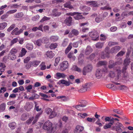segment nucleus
Listing matches in <instances>:
<instances>
[{
  "label": "nucleus",
  "mask_w": 133,
  "mask_h": 133,
  "mask_svg": "<svg viewBox=\"0 0 133 133\" xmlns=\"http://www.w3.org/2000/svg\"><path fill=\"white\" fill-rule=\"evenodd\" d=\"M121 47L119 46H116L113 47L109 51V48L108 47H107L105 49V52H102L101 54V58L103 59L105 58L106 57L108 58L109 57V54L110 53H116L118 52L120 49Z\"/></svg>",
  "instance_id": "1"
},
{
  "label": "nucleus",
  "mask_w": 133,
  "mask_h": 133,
  "mask_svg": "<svg viewBox=\"0 0 133 133\" xmlns=\"http://www.w3.org/2000/svg\"><path fill=\"white\" fill-rule=\"evenodd\" d=\"M130 53V51H128L126 54V58L124 61V66L122 69V72L123 74V78H124V79H125L126 80H127L128 78L127 77L128 76V73L126 71V70L127 69V66L129 64L130 62V59L129 58H128Z\"/></svg>",
  "instance_id": "2"
},
{
  "label": "nucleus",
  "mask_w": 133,
  "mask_h": 133,
  "mask_svg": "<svg viewBox=\"0 0 133 133\" xmlns=\"http://www.w3.org/2000/svg\"><path fill=\"white\" fill-rule=\"evenodd\" d=\"M52 124L49 121H48L45 122L43 126L44 130H47L49 133H52L56 130L55 127H52Z\"/></svg>",
  "instance_id": "3"
},
{
  "label": "nucleus",
  "mask_w": 133,
  "mask_h": 133,
  "mask_svg": "<svg viewBox=\"0 0 133 133\" xmlns=\"http://www.w3.org/2000/svg\"><path fill=\"white\" fill-rule=\"evenodd\" d=\"M121 72L120 69H116L115 73L111 72L110 73V75L112 77H114L115 81H119Z\"/></svg>",
  "instance_id": "4"
},
{
  "label": "nucleus",
  "mask_w": 133,
  "mask_h": 133,
  "mask_svg": "<svg viewBox=\"0 0 133 133\" xmlns=\"http://www.w3.org/2000/svg\"><path fill=\"white\" fill-rule=\"evenodd\" d=\"M122 60L121 58H119L117 61L115 62L113 60H110L109 62L108 67L110 69H111L114 68L115 66L117 64H119L122 63Z\"/></svg>",
  "instance_id": "5"
},
{
  "label": "nucleus",
  "mask_w": 133,
  "mask_h": 133,
  "mask_svg": "<svg viewBox=\"0 0 133 133\" xmlns=\"http://www.w3.org/2000/svg\"><path fill=\"white\" fill-rule=\"evenodd\" d=\"M123 128V125L121 123L118 122L116 123V126L112 127V130H115L117 132L120 133L122 132V128Z\"/></svg>",
  "instance_id": "6"
},
{
  "label": "nucleus",
  "mask_w": 133,
  "mask_h": 133,
  "mask_svg": "<svg viewBox=\"0 0 133 133\" xmlns=\"http://www.w3.org/2000/svg\"><path fill=\"white\" fill-rule=\"evenodd\" d=\"M89 35L92 40L97 41L98 39L99 35L96 31L94 30L89 32Z\"/></svg>",
  "instance_id": "7"
},
{
  "label": "nucleus",
  "mask_w": 133,
  "mask_h": 133,
  "mask_svg": "<svg viewBox=\"0 0 133 133\" xmlns=\"http://www.w3.org/2000/svg\"><path fill=\"white\" fill-rule=\"evenodd\" d=\"M92 69V67L91 65H87L83 68V74L84 75H86L87 73L91 72Z\"/></svg>",
  "instance_id": "8"
},
{
  "label": "nucleus",
  "mask_w": 133,
  "mask_h": 133,
  "mask_svg": "<svg viewBox=\"0 0 133 133\" xmlns=\"http://www.w3.org/2000/svg\"><path fill=\"white\" fill-rule=\"evenodd\" d=\"M90 87V85L89 83H87L83 85L81 89L78 90V92L81 93L84 92L89 90Z\"/></svg>",
  "instance_id": "9"
},
{
  "label": "nucleus",
  "mask_w": 133,
  "mask_h": 133,
  "mask_svg": "<svg viewBox=\"0 0 133 133\" xmlns=\"http://www.w3.org/2000/svg\"><path fill=\"white\" fill-rule=\"evenodd\" d=\"M81 13L76 12L73 13H69L67 14V15H71L74 16V18L76 20H79L83 18V16L81 15Z\"/></svg>",
  "instance_id": "10"
},
{
  "label": "nucleus",
  "mask_w": 133,
  "mask_h": 133,
  "mask_svg": "<svg viewBox=\"0 0 133 133\" xmlns=\"http://www.w3.org/2000/svg\"><path fill=\"white\" fill-rule=\"evenodd\" d=\"M67 76V75L63 73L57 72L55 75L54 77L55 78L58 79L61 78L65 79Z\"/></svg>",
  "instance_id": "11"
},
{
  "label": "nucleus",
  "mask_w": 133,
  "mask_h": 133,
  "mask_svg": "<svg viewBox=\"0 0 133 133\" xmlns=\"http://www.w3.org/2000/svg\"><path fill=\"white\" fill-rule=\"evenodd\" d=\"M68 62L66 61L63 62L60 64V69L62 71H64L68 66Z\"/></svg>",
  "instance_id": "12"
},
{
  "label": "nucleus",
  "mask_w": 133,
  "mask_h": 133,
  "mask_svg": "<svg viewBox=\"0 0 133 133\" xmlns=\"http://www.w3.org/2000/svg\"><path fill=\"white\" fill-rule=\"evenodd\" d=\"M68 79V81L63 79L59 81L58 83L59 84H64L66 86H69L70 84H72V83L69 81Z\"/></svg>",
  "instance_id": "13"
},
{
  "label": "nucleus",
  "mask_w": 133,
  "mask_h": 133,
  "mask_svg": "<svg viewBox=\"0 0 133 133\" xmlns=\"http://www.w3.org/2000/svg\"><path fill=\"white\" fill-rule=\"evenodd\" d=\"M33 107V104L31 102L26 103L25 106V109L27 111H29Z\"/></svg>",
  "instance_id": "14"
},
{
  "label": "nucleus",
  "mask_w": 133,
  "mask_h": 133,
  "mask_svg": "<svg viewBox=\"0 0 133 133\" xmlns=\"http://www.w3.org/2000/svg\"><path fill=\"white\" fill-rule=\"evenodd\" d=\"M84 128L83 127L80 125H77L76 126L74 131L75 133H80L83 130Z\"/></svg>",
  "instance_id": "15"
},
{
  "label": "nucleus",
  "mask_w": 133,
  "mask_h": 133,
  "mask_svg": "<svg viewBox=\"0 0 133 133\" xmlns=\"http://www.w3.org/2000/svg\"><path fill=\"white\" fill-rule=\"evenodd\" d=\"M102 70L101 69H98L97 70L96 73V77L97 78H100L102 77Z\"/></svg>",
  "instance_id": "16"
},
{
  "label": "nucleus",
  "mask_w": 133,
  "mask_h": 133,
  "mask_svg": "<svg viewBox=\"0 0 133 133\" xmlns=\"http://www.w3.org/2000/svg\"><path fill=\"white\" fill-rule=\"evenodd\" d=\"M87 4L88 5H90L91 6L94 7H97L99 6L97 2L95 1H88L87 2Z\"/></svg>",
  "instance_id": "17"
},
{
  "label": "nucleus",
  "mask_w": 133,
  "mask_h": 133,
  "mask_svg": "<svg viewBox=\"0 0 133 133\" xmlns=\"http://www.w3.org/2000/svg\"><path fill=\"white\" fill-rule=\"evenodd\" d=\"M72 20V17H69L66 18L64 21V22L66 24V25L70 26L71 25Z\"/></svg>",
  "instance_id": "18"
},
{
  "label": "nucleus",
  "mask_w": 133,
  "mask_h": 133,
  "mask_svg": "<svg viewBox=\"0 0 133 133\" xmlns=\"http://www.w3.org/2000/svg\"><path fill=\"white\" fill-rule=\"evenodd\" d=\"M8 58L9 59L12 60H15L16 58V55L10 52L8 54Z\"/></svg>",
  "instance_id": "19"
},
{
  "label": "nucleus",
  "mask_w": 133,
  "mask_h": 133,
  "mask_svg": "<svg viewBox=\"0 0 133 133\" xmlns=\"http://www.w3.org/2000/svg\"><path fill=\"white\" fill-rule=\"evenodd\" d=\"M92 49L91 46H88L85 50V53L86 55H89L92 52Z\"/></svg>",
  "instance_id": "20"
},
{
  "label": "nucleus",
  "mask_w": 133,
  "mask_h": 133,
  "mask_svg": "<svg viewBox=\"0 0 133 133\" xmlns=\"http://www.w3.org/2000/svg\"><path fill=\"white\" fill-rule=\"evenodd\" d=\"M43 112L42 111H41L39 112L37 114L35 118L32 122V124H34L37 121V119L42 114Z\"/></svg>",
  "instance_id": "21"
},
{
  "label": "nucleus",
  "mask_w": 133,
  "mask_h": 133,
  "mask_svg": "<svg viewBox=\"0 0 133 133\" xmlns=\"http://www.w3.org/2000/svg\"><path fill=\"white\" fill-rule=\"evenodd\" d=\"M86 106L85 104H81L78 105L76 106H74V107L77 110H82V107H85Z\"/></svg>",
  "instance_id": "22"
},
{
  "label": "nucleus",
  "mask_w": 133,
  "mask_h": 133,
  "mask_svg": "<svg viewBox=\"0 0 133 133\" xmlns=\"http://www.w3.org/2000/svg\"><path fill=\"white\" fill-rule=\"evenodd\" d=\"M49 39L51 42H55L58 40L59 37L57 36H52L50 37Z\"/></svg>",
  "instance_id": "23"
},
{
  "label": "nucleus",
  "mask_w": 133,
  "mask_h": 133,
  "mask_svg": "<svg viewBox=\"0 0 133 133\" xmlns=\"http://www.w3.org/2000/svg\"><path fill=\"white\" fill-rule=\"evenodd\" d=\"M81 10L84 11H88L90 10V8L88 6H82L81 7Z\"/></svg>",
  "instance_id": "24"
},
{
  "label": "nucleus",
  "mask_w": 133,
  "mask_h": 133,
  "mask_svg": "<svg viewBox=\"0 0 133 133\" xmlns=\"http://www.w3.org/2000/svg\"><path fill=\"white\" fill-rule=\"evenodd\" d=\"M8 125L9 127L12 129H14L16 127V124L15 122H13L9 123Z\"/></svg>",
  "instance_id": "25"
},
{
  "label": "nucleus",
  "mask_w": 133,
  "mask_h": 133,
  "mask_svg": "<svg viewBox=\"0 0 133 133\" xmlns=\"http://www.w3.org/2000/svg\"><path fill=\"white\" fill-rule=\"evenodd\" d=\"M7 23L5 22H3L0 23V30H3L7 26Z\"/></svg>",
  "instance_id": "26"
},
{
  "label": "nucleus",
  "mask_w": 133,
  "mask_h": 133,
  "mask_svg": "<svg viewBox=\"0 0 133 133\" xmlns=\"http://www.w3.org/2000/svg\"><path fill=\"white\" fill-rule=\"evenodd\" d=\"M46 54L47 56L50 58H52L54 55V54L51 51H47Z\"/></svg>",
  "instance_id": "27"
},
{
  "label": "nucleus",
  "mask_w": 133,
  "mask_h": 133,
  "mask_svg": "<svg viewBox=\"0 0 133 133\" xmlns=\"http://www.w3.org/2000/svg\"><path fill=\"white\" fill-rule=\"evenodd\" d=\"M19 48H13L11 49L10 52L15 55L17 52L19 51Z\"/></svg>",
  "instance_id": "28"
},
{
  "label": "nucleus",
  "mask_w": 133,
  "mask_h": 133,
  "mask_svg": "<svg viewBox=\"0 0 133 133\" xmlns=\"http://www.w3.org/2000/svg\"><path fill=\"white\" fill-rule=\"evenodd\" d=\"M27 52V51L25 49L23 48H22L21 52L19 54V56L21 57H22L24 56Z\"/></svg>",
  "instance_id": "29"
},
{
  "label": "nucleus",
  "mask_w": 133,
  "mask_h": 133,
  "mask_svg": "<svg viewBox=\"0 0 133 133\" xmlns=\"http://www.w3.org/2000/svg\"><path fill=\"white\" fill-rule=\"evenodd\" d=\"M107 64V62L105 61H99L97 64V66L99 67L100 66L105 65Z\"/></svg>",
  "instance_id": "30"
},
{
  "label": "nucleus",
  "mask_w": 133,
  "mask_h": 133,
  "mask_svg": "<svg viewBox=\"0 0 133 133\" xmlns=\"http://www.w3.org/2000/svg\"><path fill=\"white\" fill-rule=\"evenodd\" d=\"M43 40L42 39H39L34 42L35 44L38 46L41 45L42 43H43Z\"/></svg>",
  "instance_id": "31"
},
{
  "label": "nucleus",
  "mask_w": 133,
  "mask_h": 133,
  "mask_svg": "<svg viewBox=\"0 0 133 133\" xmlns=\"http://www.w3.org/2000/svg\"><path fill=\"white\" fill-rule=\"evenodd\" d=\"M103 45V43L99 42L96 44L95 46L97 48L101 49L102 48Z\"/></svg>",
  "instance_id": "32"
},
{
  "label": "nucleus",
  "mask_w": 133,
  "mask_h": 133,
  "mask_svg": "<svg viewBox=\"0 0 133 133\" xmlns=\"http://www.w3.org/2000/svg\"><path fill=\"white\" fill-rule=\"evenodd\" d=\"M72 43H70L65 50V54H67L70 51L72 48Z\"/></svg>",
  "instance_id": "33"
},
{
  "label": "nucleus",
  "mask_w": 133,
  "mask_h": 133,
  "mask_svg": "<svg viewBox=\"0 0 133 133\" xmlns=\"http://www.w3.org/2000/svg\"><path fill=\"white\" fill-rule=\"evenodd\" d=\"M58 99H61V100L63 101H65L68 100V98L65 96H59L57 97Z\"/></svg>",
  "instance_id": "34"
},
{
  "label": "nucleus",
  "mask_w": 133,
  "mask_h": 133,
  "mask_svg": "<svg viewBox=\"0 0 133 133\" xmlns=\"http://www.w3.org/2000/svg\"><path fill=\"white\" fill-rule=\"evenodd\" d=\"M57 115V113L54 111H53L51 112V114L49 116V117L50 118H54Z\"/></svg>",
  "instance_id": "35"
},
{
  "label": "nucleus",
  "mask_w": 133,
  "mask_h": 133,
  "mask_svg": "<svg viewBox=\"0 0 133 133\" xmlns=\"http://www.w3.org/2000/svg\"><path fill=\"white\" fill-rule=\"evenodd\" d=\"M114 123V122H110L108 124H106L105 125H104L103 128L104 129H107L109 128H110L111 127L112 125Z\"/></svg>",
  "instance_id": "36"
},
{
  "label": "nucleus",
  "mask_w": 133,
  "mask_h": 133,
  "mask_svg": "<svg viewBox=\"0 0 133 133\" xmlns=\"http://www.w3.org/2000/svg\"><path fill=\"white\" fill-rule=\"evenodd\" d=\"M65 8H68L70 9L73 8V7L71 5V3L70 2H68L64 4Z\"/></svg>",
  "instance_id": "37"
},
{
  "label": "nucleus",
  "mask_w": 133,
  "mask_h": 133,
  "mask_svg": "<svg viewBox=\"0 0 133 133\" xmlns=\"http://www.w3.org/2000/svg\"><path fill=\"white\" fill-rule=\"evenodd\" d=\"M115 83V85H113L112 86V87L111 88V89L113 90H116L117 88L118 89V85H120V84L119 83L114 82Z\"/></svg>",
  "instance_id": "38"
},
{
  "label": "nucleus",
  "mask_w": 133,
  "mask_h": 133,
  "mask_svg": "<svg viewBox=\"0 0 133 133\" xmlns=\"http://www.w3.org/2000/svg\"><path fill=\"white\" fill-rule=\"evenodd\" d=\"M34 104H35V109L36 110V111H40V112L41 111H42L41 110L42 109L41 108H39V106L36 102H35Z\"/></svg>",
  "instance_id": "39"
},
{
  "label": "nucleus",
  "mask_w": 133,
  "mask_h": 133,
  "mask_svg": "<svg viewBox=\"0 0 133 133\" xmlns=\"http://www.w3.org/2000/svg\"><path fill=\"white\" fill-rule=\"evenodd\" d=\"M52 14L55 17H57L60 15L61 13L60 12H57L56 10H54L53 11Z\"/></svg>",
  "instance_id": "40"
},
{
  "label": "nucleus",
  "mask_w": 133,
  "mask_h": 133,
  "mask_svg": "<svg viewBox=\"0 0 133 133\" xmlns=\"http://www.w3.org/2000/svg\"><path fill=\"white\" fill-rule=\"evenodd\" d=\"M72 69L73 70L77 71L78 72H81V70L80 69L78 68L77 66L75 65L73 66Z\"/></svg>",
  "instance_id": "41"
},
{
  "label": "nucleus",
  "mask_w": 133,
  "mask_h": 133,
  "mask_svg": "<svg viewBox=\"0 0 133 133\" xmlns=\"http://www.w3.org/2000/svg\"><path fill=\"white\" fill-rule=\"evenodd\" d=\"M24 15L23 12H19L15 14L14 15L16 18H18L22 17Z\"/></svg>",
  "instance_id": "42"
},
{
  "label": "nucleus",
  "mask_w": 133,
  "mask_h": 133,
  "mask_svg": "<svg viewBox=\"0 0 133 133\" xmlns=\"http://www.w3.org/2000/svg\"><path fill=\"white\" fill-rule=\"evenodd\" d=\"M27 115L26 114H24L22 115L21 117V119L22 121H24L27 119Z\"/></svg>",
  "instance_id": "43"
},
{
  "label": "nucleus",
  "mask_w": 133,
  "mask_h": 133,
  "mask_svg": "<svg viewBox=\"0 0 133 133\" xmlns=\"http://www.w3.org/2000/svg\"><path fill=\"white\" fill-rule=\"evenodd\" d=\"M34 118V117H33L30 118L29 119L26 121L25 122L28 125L29 124L31 123Z\"/></svg>",
  "instance_id": "44"
},
{
  "label": "nucleus",
  "mask_w": 133,
  "mask_h": 133,
  "mask_svg": "<svg viewBox=\"0 0 133 133\" xmlns=\"http://www.w3.org/2000/svg\"><path fill=\"white\" fill-rule=\"evenodd\" d=\"M83 56V54H81L79 55V57L78 58L79 59V64H82L83 62V60L82 59V60H81L80 58H81Z\"/></svg>",
  "instance_id": "45"
},
{
  "label": "nucleus",
  "mask_w": 133,
  "mask_h": 133,
  "mask_svg": "<svg viewBox=\"0 0 133 133\" xmlns=\"http://www.w3.org/2000/svg\"><path fill=\"white\" fill-rule=\"evenodd\" d=\"M57 46V44L56 43H52L50 46V48L51 49H55L56 48Z\"/></svg>",
  "instance_id": "46"
},
{
  "label": "nucleus",
  "mask_w": 133,
  "mask_h": 133,
  "mask_svg": "<svg viewBox=\"0 0 133 133\" xmlns=\"http://www.w3.org/2000/svg\"><path fill=\"white\" fill-rule=\"evenodd\" d=\"M68 39H65L62 44V45L63 46H66L68 44Z\"/></svg>",
  "instance_id": "47"
},
{
  "label": "nucleus",
  "mask_w": 133,
  "mask_h": 133,
  "mask_svg": "<svg viewBox=\"0 0 133 133\" xmlns=\"http://www.w3.org/2000/svg\"><path fill=\"white\" fill-rule=\"evenodd\" d=\"M80 43V45H81L82 43V41L81 40H80L78 42H77L73 43L72 44L73 46L75 48L77 47L78 46V43Z\"/></svg>",
  "instance_id": "48"
},
{
  "label": "nucleus",
  "mask_w": 133,
  "mask_h": 133,
  "mask_svg": "<svg viewBox=\"0 0 133 133\" xmlns=\"http://www.w3.org/2000/svg\"><path fill=\"white\" fill-rule=\"evenodd\" d=\"M118 89L120 90H126L127 89V88L125 86L122 85L121 86L118 85Z\"/></svg>",
  "instance_id": "49"
},
{
  "label": "nucleus",
  "mask_w": 133,
  "mask_h": 133,
  "mask_svg": "<svg viewBox=\"0 0 133 133\" xmlns=\"http://www.w3.org/2000/svg\"><path fill=\"white\" fill-rule=\"evenodd\" d=\"M40 62L37 61H33L32 63V64L34 66H36L38 65L40 63Z\"/></svg>",
  "instance_id": "50"
},
{
  "label": "nucleus",
  "mask_w": 133,
  "mask_h": 133,
  "mask_svg": "<svg viewBox=\"0 0 133 133\" xmlns=\"http://www.w3.org/2000/svg\"><path fill=\"white\" fill-rule=\"evenodd\" d=\"M95 20L96 22L99 23L102 21V18L99 16H98L95 18Z\"/></svg>",
  "instance_id": "51"
},
{
  "label": "nucleus",
  "mask_w": 133,
  "mask_h": 133,
  "mask_svg": "<svg viewBox=\"0 0 133 133\" xmlns=\"http://www.w3.org/2000/svg\"><path fill=\"white\" fill-rule=\"evenodd\" d=\"M60 60V58L59 57H57L55 59V63L54 64V65L55 66H56L58 63H59V61Z\"/></svg>",
  "instance_id": "52"
},
{
  "label": "nucleus",
  "mask_w": 133,
  "mask_h": 133,
  "mask_svg": "<svg viewBox=\"0 0 133 133\" xmlns=\"http://www.w3.org/2000/svg\"><path fill=\"white\" fill-rule=\"evenodd\" d=\"M5 104L4 103H3L0 105V109L2 111H4L5 109Z\"/></svg>",
  "instance_id": "53"
},
{
  "label": "nucleus",
  "mask_w": 133,
  "mask_h": 133,
  "mask_svg": "<svg viewBox=\"0 0 133 133\" xmlns=\"http://www.w3.org/2000/svg\"><path fill=\"white\" fill-rule=\"evenodd\" d=\"M18 41V39L17 38H16L13 39L11 42L10 45H12L16 43Z\"/></svg>",
  "instance_id": "54"
},
{
  "label": "nucleus",
  "mask_w": 133,
  "mask_h": 133,
  "mask_svg": "<svg viewBox=\"0 0 133 133\" xmlns=\"http://www.w3.org/2000/svg\"><path fill=\"white\" fill-rule=\"evenodd\" d=\"M17 11V10L16 9L11 10L8 11L7 12V14L9 15V14L14 13H15Z\"/></svg>",
  "instance_id": "55"
},
{
  "label": "nucleus",
  "mask_w": 133,
  "mask_h": 133,
  "mask_svg": "<svg viewBox=\"0 0 133 133\" xmlns=\"http://www.w3.org/2000/svg\"><path fill=\"white\" fill-rule=\"evenodd\" d=\"M101 9L103 10H111V8L109 7V5H107L104 7L101 8Z\"/></svg>",
  "instance_id": "56"
},
{
  "label": "nucleus",
  "mask_w": 133,
  "mask_h": 133,
  "mask_svg": "<svg viewBox=\"0 0 133 133\" xmlns=\"http://www.w3.org/2000/svg\"><path fill=\"white\" fill-rule=\"evenodd\" d=\"M42 39L43 40V43H47L49 42V39L46 37H44Z\"/></svg>",
  "instance_id": "57"
},
{
  "label": "nucleus",
  "mask_w": 133,
  "mask_h": 133,
  "mask_svg": "<svg viewBox=\"0 0 133 133\" xmlns=\"http://www.w3.org/2000/svg\"><path fill=\"white\" fill-rule=\"evenodd\" d=\"M71 32L72 34L75 35H77L79 34L78 31L77 30L75 29L72 30Z\"/></svg>",
  "instance_id": "58"
},
{
  "label": "nucleus",
  "mask_w": 133,
  "mask_h": 133,
  "mask_svg": "<svg viewBox=\"0 0 133 133\" xmlns=\"http://www.w3.org/2000/svg\"><path fill=\"white\" fill-rule=\"evenodd\" d=\"M50 19V18L49 17H47L46 16H44L40 21V22H43L45 21L49 20Z\"/></svg>",
  "instance_id": "59"
},
{
  "label": "nucleus",
  "mask_w": 133,
  "mask_h": 133,
  "mask_svg": "<svg viewBox=\"0 0 133 133\" xmlns=\"http://www.w3.org/2000/svg\"><path fill=\"white\" fill-rule=\"evenodd\" d=\"M15 26V25L14 24H12L11 26L8 29L7 31H10L12 30Z\"/></svg>",
  "instance_id": "60"
},
{
  "label": "nucleus",
  "mask_w": 133,
  "mask_h": 133,
  "mask_svg": "<svg viewBox=\"0 0 133 133\" xmlns=\"http://www.w3.org/2000/svg\"><path fill=\"white\" fill-rule=\"evenodd\" d=\"M113 111L117 114L121 115L122 114V112L121 110L117 109H114L113 110Z\"/></svg>",
  "instance_id": "61"
},
{
  "label": "nucleus",
  "mask_w": 133,
  "mask_h": 133,
  "mask_svg": "<svg viewBox=\"0 0 133 133\" xmlns=\"http://www.w3.org/2000/svg\"><path fill=\"white\" fill-rule=\"evenodd\" d=\"M39 18V16L38 15H37L34 16L32 18V19L33 21H36L38 20Z\"/></svg>",
  "instance_id": "62"
},
{
  "label": "nucleus",
  "mask_w": 133,
  "mask_h": 133,
  "mask_svg": "<svg viewBox=\"0 0 133 133\" xmlns=\"http://www.w3.org/2000/svg\"><path fill=\"white\" fill-rule=\"evenodd\" d=\"M87 120L89 122H92L93 121V122H94L95 121V119L94 118H91L89 117H88L87 118Z\"/></svg>",
  "instance_id": "63"
},
{
  "label": "nucleus",
  "mask_w": 133,
  "mask_h": 133,
  "mask_svg": "<svg viewBox=\"0 0 133 133\" xmlns=\"http://www.w3.org/2000/svg\"><path fill=\"white\" fill-rule=\"evenodd\" d=\"M26 48L29 50H31L33 48V46L32 45L27 44L26 45Z\"/></svg>",
  "instance_id": "64"
}]
</instances>
